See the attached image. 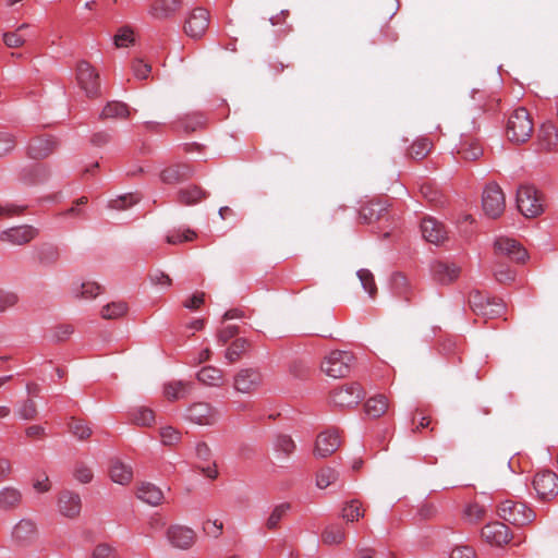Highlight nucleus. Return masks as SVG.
<instances>
[{"mask_svg":"<svg viewBox=\"0 0 558 558\" xmlns=\"http://www.w3.org/2000/svg\"><path fill=\"white\" fill-rule=\"evenodd\" d=\"M469 303L476 314L485 317H496L504 312L502 303L484 300V298L478 292L470 296Z\"/></svg>","mask_w":558,"mask_h":558,"instance_id":"f3484780","label":"nucleus"},{"mask_svg":"<svg viewBox=\"0 0 558 558\" xmlns=\"http://www.w3.org/2000/svg\"><path fill=\"white\" fill-rule=\"evenodd\" d=\"M340 437L337 432H323L316 438L314 454L317 458H327L340 447Z\"/></svg>","mask_w":558,"mask_h":558,"instance_id":"dca6fc26","label":"nucleus"},{"mask_svg":"<svg viewBox=\"0 0 558 558\" xmlns=\"http://www.w3.org/2000/svg\"><path fill=\"white\" fill-rule=\"evenodd\" d=\"M136 496L140 500L153 507L161 505L165 498L161 488L149 482H142L137 485Z\"/></svg>","mask_w":558,"mask_h":558,"instance_id":"5701e85b","label":"nucleus"},{"mask_svg":"<svg viewBox=\"0 0 558 558\" xmlns=\"http://www.w3.org/2000/svg\"><path fill=\"white\" fill-rule=\"evenodd\" d=\"M193 385L190 381L173 380L163 386V395L169 401L184 399L190 396Z\"/></svg>","mask_w":558,"mask_h":558,"instance_id":"7c9ffc66","label":"nucleus"},{"mask_svg":"<svg viewBox=\"0 0 558 558\" xmlns=\"http://www.w3.org/2000/svg\"><path fill=\"white\" fill-rule=\"evenodd\" d=\"M117 550L108 544H98L92 551L90 558H114Z\"/></svg>","mask_w":558,"mask_h":558,"instance_id":"0e129e2a","label":"nucleus"},{"mask_svg":"<svg viewBox=\"0 0 558 558\" xmlns=\"http://www.w3.org/2000/svg\"><path fill=\"white\" fill-rule=\"evenodd\" d=\"M241 318V313L236 310L226 312L218 332V339L221 343H227L240 333L243 325Z\"/></svg>","mask_w":558,"mask_h":558,"instance_id":"ddd939ff","label":"nucleus"},{"mask_svg":"<svg viewBox=\"0 0 558 558\" xmlns=\"http://www.w3.org/2000/svg\"><path fill=\"white\" fill-rule=\"evenodd\" d=\"M167 538L173 547L187 549L195 543L196 533L191 527L174 524L168 527Z\"/></svg>","mask_w":558,"mask_h":558,"instance_id":"4468645a","label":"nucleus"},{"mask_svg":"<svg viewBox=\"0 0 558 558\" xmlns=\"http://www.w3.org/2000/svg\"><path fill=\"white\" fill-rule=\"evenodd\" d=\"M354 356L349 351L336 350L330 352L322 363V371L332 378L344 377L349 374Z\"/></svg>","mask_w":558,"mask_h":558,"instance_id":"7ed1b4c3","label":"nucleus"},{"mask_svg":"<svg viewBox=\"0 0 558 558\" xmlns=\"http://www.w3.org/2000/svg\"><path fill=\"white\" fill-rule=\"evenodd\" d=\"M38 535L37 524L32 519H21L12 529L11 539L17 546L31 545Z\"/></svg>","mask_w":558,"mask_h":558,"instance_id":"9d476101","label":"nucleus"},{"mask_svg":"<svg viewBox=\"0 0 558 558\" xmlns=\"http://www.w3.org/2000/svg\"><path fill=\"white\" fill-rule=\"evenodd\" d=\"M58 507L62 515L74 519L81 513V496L77 493L64 490L59 496Z\"/></svg>","mask_w":558,"mask_h":558,"instance_id":"a211bd4d","label":"nucleus"},{"mask_svg":"<svg viewBox=\"0 0 558 558\" xmlns=\"http://www.w3.org/2000/svg\"><path fill=\"white\" fill-rule=\"evenodd\" d=\"M498 513L505 521L523 526L535 519V512L522 501L505 500L498 508Z\"/></svg>","mask_w":558,"mask_h":558,"instance_id":"f03ea898","label":"nucleus"},{"mask_svg":"<svg viewBox=\"0 0 558 558\" xmlns=\"http://www.w3.org/2000/svg\"><path fill=\"white\" fill-rule=\"evenodd\" d=\"M193 173L194 170L189 165H173L162 170L160 179L166 184H177L190 179Z\"/></svg>","mask_w":558,"mask_h":558,"instance_id":"393cba45","label":"nucleus"},{"mask_svg":"<svg viewBox=\"0 0 558 558\" xmlns=\"http://www.w3.org/2000/svg\"><path fill=\"white\" fill-rule=\"evenodd\" d=\"M76 80L80 87L85 92L87 97L94 98L99 96V74L89 62L85 60L78 62L76 68Z\"/></svg>","mask_w":558,"mask_h":558,"instance_id":"423d86ee","label":"nucleus"},{"mask_svg":"<svg viewBox=\"0 0 558 558\" xmlns=\"http://www.w3.org/2000/svg\"><path fill=\"white\" fill-rule=\"evenodd\" d=\"M28 23L21 24L15 31L3 34V43L9 48H19L25 44V38L21 34L24 29L28 28Z\"/></svg>","mask_w":558,"mask_h":558,"instance_id":"79ce46f5","label":"nucleus"},{"mask_svg":"<svg viewBox=\"0 0 558 558\" xmlns=\"http://www.w3.org/2000/svg\"><path fill=\"white\" fill-rule=\"evenodd\" d=\"M100 293V286L96 282H84L76 292V298L82 300H92Z\"/></svg>","mask_w":558,"mask_h":558,"instance_id":"4d7b16f0","label":"nucleus"},{"mask_svg":"<svg viewBox=\"0 0 558 558\" xmlns=\"http://www.w3.org/2000/svg\"><path fill=\"white\" fill-rule=\"evenodd\" d=\"M430 272L435 281L447 284L459 277L460 268L452 263L435 260L430 264Z\"/></svg>","mask_w":558,"mask_h":558,"instance_id":"6ab92c4d","label":"nucleus"},{"mask_svg":"<svg viewBox=\"0 0 558 558\" xmlns=\"http://www.w3.org/2000/svg\"><path fill=\"white\" fill-rule=\"evenodd\" d=\"M23 504V493L14 486L0 488V510L14 511Z\"/></svg>","mask_w":558,"mask_h":558,"instance_id":"b1692460","label":"nucleus"},{"mask_svg":"<svg viewBox=\"0 0 558 558\" xmlns=\"http://www.w3.org/2000/svg\"><path fill=\"white\" fill-rule=\"evenodd\" d=\"M133 32L129 27L121 28L114 36V44L117 47H126L129 44L133 43Z\"/></svg>","mask_w":558,"mask_h":558,"instance_id":"69168bd1","label":"nucleus"},{"mask_svg":"<svg viewBox=\"0 0 558 558\" xmlns=\"http://www.w3.org/2000/svg\"><path fill=\"white\" fill-rule=\"evenodd\" d=\"M134 75L140 80H146L151 72V65L145 63L143 60L137 59L132 64Z\"/></svg>","mask_w":558,"mask_h":558,"instance_id":"e2e57ef3","label":"nucleus"},{"mask_svg":"<svg viewBox=\"0 0 558 558\" xmlns=\"http://www.w3.org/2000/svg\"><path fill=\"white\" fill-rule=\"evenodd\" d=\"M131 420L138 426H150L155 422V413L151 409L140 407L132 412Z\"/></svg>","mask_w":558,"mask_h":558,"instance_id":"37998d69","label":"nucleus"},{"mask_svg":"<svg viewBox=\"0 0 558 558\" xmlns=\"http://www.w3.org/2000/svg\"><path fill=\"white\" fill-rule=\"evenodd\" d=\"M344 537V530L338 524L328 525L322 534L323 543L327 545H338Z\"/></svg>","mask_w":558,"mask_h":558,"instance_id":"a19ab883","label":"nucleus"},{"mask_svg":"<svg viewBox=\"0 0 558 558\" xmlns=\"http://www.w3.org/2000/svg\"><path fill=\"white\" fill-rule=\"evenodd\" d=\"M20 178L26 184H36L46 179V172L39 165L28 166L22 169Z\"/></svg>","mask_w":558,"mask_h":558,"instance_id":"58836bf2","label":"nucleus"},{"mask_svg":"<svg viewBox=\"0 0 558 558\" xmlns=\"http://www.w3.org/2000/svg\"><path fill=\"white\" fill-rule=\"evenodd\" d=\"M110 478L120 485H128L133 480L132 466L125 464L120 459H112L109 466Z\"/></svg>","mask_w":558,"mask_h":558,"instance_id":"cd10ccee","label":"nucleus"},{"mask_svg":"<svg viewBox=\"0 0 558 558\" xmlns=\"http://www.w3.org/2000/svg\"><path fill=\"white\" fill-rule=\"evenodd\" d=\"M496 253L507 256L513 262L523 263L527 258V251L514 239L499 236L494 243Z\"/></svg>","mask_w":558,"mask_h":558,"instance_id":"f8f14e48","label":"nucleus"},{"mask_svg":"<svg viewBox=\"0 0 558 558\" xmlns=\"http://www.w3.org/2000/svg\"><path fill=\"white\" fill-rule=\"evenodd\" d=\"M363 289L373 298L376 294L377 288L373 274L368 269H360L356 272Z\"/></svg>","mask_w":558,"mask_h":558,"instance_id":"864d4df0","label":"nucleus"},{"mask_svg":"<svg viewBox=\"0 0 558 558\" xmlns=\"http://www.w3.org/2000/svg\"><path fill=\"white\" fill-rule=\"evenodd\" d=\"M15 147V138L8 132H0V157L9 154Z\"/></svg>","mask_w":558,"mask_h":558,"instance_id":"680f3d73","label":"nucleus"},{"mask_svg":"<svg viewBox=\"0 0 558 558\" xmlns=\"http://www.w3.org/2000/svg\"><path fill=\"white\" fill-rule=\"evenodd\" d=\"M197 379L208 386H218L222 379L221 371L214 366H205L197 373Z\"/></svg>","mask_w":558,"mask_h":558,"instance_id":"ea45409f","label":"nucleus"},{"mask_svg":"<svg viewBox=\"0 0 558 558\" xmlns=\"http://www.w3.org/2000/svg\"><path fill=\"white\" fill-rule=\"evenodd\" d=\"M20 301L19 294L14 291L0 289V313L13 308Z\"/></svg>","mask_w":558,"mask_h":558,"instance_id":"5fc2aeb1","label":"nucleus"},{"mask_svg":"<svg viewBox=\"0 0 558 558\" xmlns=\"http://www.w3.org/2000/svg\"><path fill=\"white\" fill-rule=\"evenodd\" d=\"M432 143L428 138L416 140L409 149V156L413 159H423L430 151Z\"/></svg>","mask_w":558,"mask_h":558,"instance_id":"de8ad7c7","label":"nucleus"},{"mask_svg":"<svg viewBox=\"0 0 558 558\" xmlns=\"http://www.w3.org/2000/svg\"><path fill=\"white\" fill-rule=\"evenodd\" d=\"M128 306L124 302H112L101 308V317L105 319H118L125 315Z\"/></svg>","mask_w":558,"mask_h":558,"instance_id":"a18cd8bd","label":"nucleus"},{"mask_svg":"<svg viewBox=\"0 0 558 558\" xmlns=\"http://www.w3.org/2000/svg\"><path fill=\"white\" fill-rule=\"evenodd\" d=\"M244 353V341L236 339L227 350L226 357L230 363L241 360Z\"/></svg>","mask_w":558,"mask_h":558,"instance_id":"bf43d9fd","label":"nucleus"},{"mask_svg":"<svg viewBox=\"0 0 558 558\" xmlns=\"http://www.w3.org/2000/svg\"><path fill=\"white\" fill-rule=\"evenodd\" d=\"M364 392L357 383L347 384L332 393V402L340 408H352L360 403Z\"/></svg>","mask_w":558,"mask_h":558,"instance_id":"1a4fd4ad","label":"nucleus"},{"mask_svg":"<svg viewBox=\"0 0 558 558\" xmlns=\"http://www.w3.org/2000/svg\"><path fill=\"white\" fill-rule=\"evenodd\" d=\"M339 477V473L332 468H323L316 475V486L320 489L327 488Z\"/></svg>","mask_w":558,"mask_h":558,"instance_id":"8fccbe9b","label":"nucleus"},{"mask_svg":"<svg viewBox=\"0 0 558 558\" xmlns=\"http://www.w3.org/2000/svg\"><path fill=\"white\" fill-rule=\"evenodd\" d=\"M57 147L53 137L45 135L38 136L31 141L28 145V155L33 159H43L48 157Z\"/></svg>","mask_w":558,"mask_h":558,"instance_id":"4be33fe9","label":"nucleus"},{"mask_svg":"<svg viewBox=\"0 0 558 558\" xmlns=\"http://www.w3.org/2000/svg\"><path fill=\"white\" fill-rule=\"evenodd\" d=\"M159 436L162 445L169 447L177 446L182 439L181 432L172 426L160 427Z\"/></svg>","mask_w":558,"mask_h":558,"instance_id":"49530a36","label":"nucleus"},{"mask_svg":"<svg viewBox=\"0 0 558 558\" xmlns=\"http://www.w3.org/2000/svg\"><path fill=\"white\" fill-rule=\"evenodd\" d=\"M341 515L347 522H354L364 517V511L357 500H351L343 506Z\"/></svg>","mask_w":558,"mask_h":558,"instance_id":"09e8293b","label":"nucleus"},{"mask_svg":"<svg viewBox=\"0 0 558 558\" xmlns=\"http://www.w3.org/2000/svg\"><path fill=\"white\" fill-rule=\"evenodd\" d=\"M457 154L464 160L473 161L483 155V147L477 140L464 136L457 145Z\"/></svg>","mask_w":558,"mask_h":558,"instance_id":"c85d7f7f","label":"nucleus"},{"mask_svg":"<svg viewBox=\"0 0 558 558\" xmlns=\"http://www.w3.org/2000/svg\"><path fill=\"white\" fill-rule=\"evenodd\" d=\"M209 12L204 8H195L189 15L184 31L192 38H201L208 28Z\"/></svg>","mask_w":558,"mask_h":558,"instance_id":"9b49d317","label":"nucleus"},{"mask_svg":"<svg viewBox=\"0 0 558 558\" xmlns=\"http://www.w3.org/2000/svg\"><path fill=\"white\" fill-rule=\"evenodd\" d=\"M290 510V504L289 502H282V504H279L277 505L270 515L268 517L267 519V527L268 529H276L279 524V522L281 521V519L288 513V511Z\"/></svg>","mask_w":558,"mask_h":558,"instance_id":"603ef678","label":"nucleus"},{"mask_svg":"<svg viewBox=\"0 0 558 558\" xmlns=\"http://www.w3.org/2000/svg\"><path fill=\"white\" fill-rule=\"evenodd\" d=\"M205 296L206 294L204 292H196L190 298H187L183 302V305L189 310H198L205 303Z\"/></svg>","mask_w":558,"mask_h":558,"instance_id":"338daca9","label":"nucleus"},{"mask_svg":"<svg viewBox=\"0 0 558 558\" xmlns=\"http://www.w3.org/2000/svg\"><path fill=\"white\" fill-rule=\"evenodd\" d=\"M391 287L398 294H405L409 288L408 279L404 275L396 272L391 276Z\"/></svg>","mask_w":558,"mask_h":558,"instance_id":"052dcab7","label":"nucleus"},{"mask_svg":"<svg viewBox=\"0 0 558 558\" xmlns=\"http://www.w3.org/2000/svg\"><path fill=\"white\" fill-rule=\"evenodd\" d=\"M386 210V207L380 202H368L363 205L360 209V219L365 223H371L377 219H379L383 213Z\"/></svg>","mask_w":558,"mask_h":558,"instance_id":"72a5a7b5","label":"nucleus"},{"mask_svg":"<svg viewBox=\"0 0 558 558\" xmlns=\"http://www.w3.org/2000/svg\"><path fill=\"white\" fill-rule=\"evenodd\" d=\"M197 238V233L190 228H179L168 232L166 242L171 245H178L184 242H192Z\"/></svg>","mask_w":558,"mask_h":558,"instance_id":"e433bc0d","label":"nucleus"},{"mask_svg":"<svg viewBox=\"0 0 558 558\" xmlns=\"http://www.w3.org/2000/svg\"><path fill=\"white\" fill-rule=\"evenodd\" d=\"M482 537L489 544L500 546L510 539L509 529L501 522H493L482 530Z\"/></svg>","mask_w":558,"mask_h":558,"instance_id":"aec40b11","label":"nucleus"},{"mask_svg":"<svg viewBox=\"0 0 558 558\" xmlns=\"http://www.w3.org/2000/svg\"><path fill=\"white\" fill-rule=\"evenodd\" d=\"M538 146L542 150L551 151L558 144V131L551 123L542 124L537 133Z\"/></svg>","mask_w":558,"mask_h":558,"instance_id":"c756f323","label":"nucleus"},{"mask_svg":"<svg viewBox=\"0 0 558 558\" xmlns=\"http://www.w3.org/2000/svg\"><path fill=\"white\" fill-rule=\"evenodd\" d=\"M450 558H476V555L472 547L461 545L452 549Z\"/></svg>","mask_w":558,"mask_h":558,"instance_id":"774afa93","label":"nucleus"},{"mask_svg":"<svg viewBox=\"0 0 558 558\" xmlns=\"http://www.w3.org/2000/svg\"><path fill=\"white\" fill-rule=\"evenodd\" d=\"M295 448V442L289 435L279 434L274 439V450L278 458H289L294 452Z\"/></svg>","mask_w":558,"mask_h":558,"instance_id":"473e14b6","label":"nucleus"},{"mask_svg":"<svg viewBox=\"0 0 558 558\" xmlns=\"http://www.w3.org/2000/svg\"><path fill=\"white\" fill-rule=\"evenodd\" d=\"M16 415L25 421L35 420L38 415V410L35 401L31 398H27L26 400L22 401L16 409Z\"/></svg>","mask_w":558,"mask_h":558,"instance_id":"c03bdc74","label":"nucleus"},{"mask_svg":"<svg viewBox=\"0 0 558 558\" xmlns=\"http://www.w3.org/2000/svg\"><path fill=\"white\" fill-rule=\"evenodd\" d=\"M517 207L526 218H534L544 210L543 202L535 187L522 185L517 192Z\"/></svg>","mask_w":558,"mask_h":558,"instance_id":"20e7f679","label":"nucleus"},{"mask_svg":"<svg viewBox=\"0 0 558 558\" xmlns=\"http://www.w3.org/2000/svg\"><path fill=\"white\" fill-rule=\"evenodd\" d=\"M534 124L529 111L524 107L514 109L508 117L506 134L513 144H523L530 140Z\"/></svg>","mask_w":558,"mask_h":558,"instance_id":"f257e3e1","label":"nucleus"},{"mask_svg":"<svg viewBox=\"0 0 558 558\" xmlns=\"http://www.w3.org/2000/svg\"><path fill=\"white\" fill-rule=\"evenodd\" d=\"M533 486L539 499L546 500L558 494V476L549 470L536 473Z\"/></svg>","mask_w":558,"mask_h":558,"instance_id":"6e6552de","label":"nucleus"},{"mask_svg":"<svg viewBox=\"0 0 558 558\" xmlns=\"http://www.w3.org/2000/svg\"><path fill=\"white\" fill-rule=\"evenodd\" d=\"M179 201L181 204L191 206L201 202L206 197V192L199 186L191 185L185 189H181L178 193Z\"/></svg>","mask_w":558,"mask_h":558,"instance_id":"c9c22d12","label":"nucleus"},{"mask_svg":"<svg viewBox=\"0 0 558 558\" xmlns=\"http://www.w3.org/2000/svg\"><path fill=\"white\" fill-rule=\"evenodd\" d=\"M388 409V400L384 395L369 398L365 403V412L369 417L381 416Z\"/></svg>","mask_w":558,"mask_h":558,"instance_id":"f704fd0d","label":"nucleus"},{"mask_svg":"<svg viewBox=\"0 0 558 558\" xmlns=\"http://www.w3.org/2000/svg\"><path fill=\"white\" fill-rule=\"evenodd\" d=\"M130 109L126 104L121 101L108 102L100 113V119H128Z\"/></svg>","mask_w":558,"mask_h":558,"instance_id":"2f4dec72","label":"nucleus"},{"mask_svg":"<svg viewBox=\"0 0 558 558\" xmlns=\"http://www.w3.org/2000/svg\"><path fill=\"white\" fill-rule=\"evenodd\" d=\"M140 202L137 194L129 193L109 202V207L114 210H124Z\"/></svg>","mask_w":558,"mask_h":558,"instance_id":"3c124183","label":"nucleus"},{"mask_svg":"<svg viewBox=\"0 0 558 558\" xmlns=\"http://www.w3.org/2000/svg\"><path fill=\"white\" fill-rule=\"evenodd\" d=\"M69 432L78 440H86L92 436V428L80 418L72 416L68 423Z\"/></svg>","mask_w":558,"mask_h":558,"instance_id":"4c0bfd02","label":"nucleus"},{"mask_svg":"<svg viewBox=\"0 0 558 558\" xmlns=\"http://www.w3.org/2000/svg\"><path fill=\"white\" fill-rule=\"evenodd\" d=\"M185 420L197 425H214L219 420L218 411L207 402H195L185 412Z\"/></svg>","mask_w":558,"mask_h":558,"instance_id":"0eeeda50","label":"nucleus"},{"mask_svg":"<svg viewBox=\"0 0 558 558\" xmlns=\"http://www.w3.org/2000/svg\"><path fill=\"white\" fill-rule=\"evenodd\" d=\"M485 507L478 505L477 502H473L466 506L464 510V515L471 523H476L482 520L485 515Z\"/></svg>","mask_w":558,"mask_h":558,"instance_id":"13d9d810","label":"nucleus"},{"mask_svg":"<svg viewBox=\"0 0 558 558\" xmlns=\"http://www.w3.org/2000/svg\"><path fill=\"white\" fill-rule=\"evenodd\" d=\"M181 0H156L150 7L149 13L158 20L172 17L181 8Z\"/></svg>","mask_w":558,"mask_h":558,"instance_id":"bb28decb","label":"nucleus"},{"mask_svg":"<svg viewBox=\"0 0 558 558\" xmlns=\"http://www.w3.org/2000/svg\"><path fill=\"white\" fill-rule=\"evenodd\" d=\"M423 238L434 244L442 242L446 238L444 226L434 218H424L421 222Z\"/></svg>","mask_w":558,"mask_h":558,"instance_id":"a878e982","label":"nucleus"},{"mask_svg":"<svg viewBox=\"0 0 558 558\" xmlns=\"http://www.w3.org/2000/svg\"><path fill=\"white\" fill-rule=\"evenodd\" d=\"M38 235V230L32 226H19L1 232L0 240L13 245H23Z\"/></svg>","mask_w":558,"mask_h":558,"instance_id":"2eb2a0df","label":"nucleus"},{"mask_svg":"<svg viewBox=\"0 0 558 558\" xmlns=\"http://www.w3.org/2000/svg\"><path fill=\"white\" fill-rule=\"evenodd\" d=\"M482 208L485 215L496 219L502 215L506 208L505 194L497 183H488L482 195Z\"/></svg>","mask_w":558,"mask_h":558,"instance_id":"39448f33","label":"nucleus"},{"mask_svg":"<svg viewBox=\"0 0 558 558\" xmlns=\"http://www.w3.org/2000/svg\"><path fill=\"white\" fill-rule=\"evenodd\" d=\"M60 256V248L52 243H41L34 251L35 262L43 267L54 266Z\"/></svg>","mask_w":558,"mask_h":558,"instance_id":"412c9836","label":"nucleus"},{"mask_svg":"<svg viewBox=\"0 0 558 558\" xmlns=\"http://www.w3.org/2000/svg\"><path fill=\"white\" fill-rule=\"evenodd\" d=\"M73 476L81 484H88L92 482L94 473L84 462H77L73 470Z\"/></svg>","mask_w":558,"mask_h":558,"instance_id":"6e6d98bb","label":"nucleus"}]
</instances>
